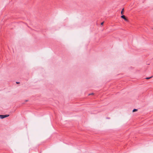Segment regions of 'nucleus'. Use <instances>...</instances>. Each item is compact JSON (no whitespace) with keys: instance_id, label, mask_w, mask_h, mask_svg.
Listing matches in <instances>:
<instances>
[{"instance_id":"nucleus-1","label":"nucleus","mask_w":153,"mask_h":153,"mask_svg":"<svg viewBox=\"0 0 153 153\" xmlns=\"http://www.w3.org/2000/svg\"><path fill=\"white\" fill-rule=\"evenodd\" d=\"M121 17L122 18L124 19L125 20H126V21H127V19L126 18L124 15H122V16H121Z\"/></svg>"},{"instance_id":"nucleus-2","label":"nucleus","mask_w":153,"mask_h":153,"mask_svg":"<svg viewBox=\"0 0 153 153\" xmlns=\"http://www.w3.org/2000/svg\"><path fill=\"white\" fill-rule=\"evenodd\" d=\"M0 118L1 119H3L5 118V115H0Z\"/></svg>"},{"instance_id":"nucleus-3","label":"nucleus","mask_w":153,"mask_h":153,"mask_svg":"<svg viewBox=\"0 0 153 153\" xmlns=\"http://www.w3.org/2000/svg\"><path fill=\"white\" fill-rule=\"evenodd\" d=\"M152 76H151L150 77H147L145 79H150L152 78Z\"/></svg>"},{"instance_id":"nucleus-4","label":"nucleus","mask_w":153,"mask_h":153,"mask_svg":"<svg viewBox=\"0 0 153 153\" xmlns=\"http://www.w3.org/2000/svg\"><path fill=\"white\" fill-rule=\"evenodd\" d=\"M137 111V109H134L133 110V111H132L133 112H135V111Z\"/></svg>"},{"instance_id":"nucleus-5","label":"nucleus","mask_w":153,"mask_h":153,"mask_svg":"<svg viewBox=\"0 0 153 153\" xmlns=\"http://www.w3.org/2000/svg\"><path fill=\"white\" fill-rule=\"evenodd\" d=\"M123 10H124V8L121 11V14H123Z\"/></svg>"},{"instance_id":"nucleus-6","label":"nucleus","mask_w":153,"mask_h":153,"mask_svg":"<svg viewBox=\"0 0 153 153\" xmlns=\"http://www.w3.org/2000/svg\"><path fill=\"white\" fill-rule=\"evenodd\" d=\"M5 116V118L6 117H7L9 116V115H4Z\"/></svg>"},{"instance_id":"nucleus-7","label":"nucleus","mask_w":153,"mask_h":153,"mask_svg":"<svg viewBox=\"0 0 153 153\" xmlns=\"http://www.w3.org/2000/svg\"><path fill=\"white\" fill-rule=\"evenodd\" d=\"M93 94H94V93H91V94H89V95H93Z\"/></svg>"},{"instance_id":"nucleus-8","label":"nucleus","mask_w":153,"mask_h":153,"mask_svg":"<svg viewBox=\"0 0 153 153\" xmlns=\"http://www.w3.org/2000/svg\"><path fill=\"white\" fill-rule=\"evenodd\" d=\"M103 22H102V23H101V25H103Z\"/></svg>"},{"instance_id":"nucleus-9","label":"nucleus","mask_w":153,"mask_h":153,"mask_svg":"<svg viewBox=\"0 0 153 153\" xmlns=\"http://www.w3.org/2000/svg\"><path fill=\"white\" fill-rule=\"evenodd\" d=\"M16 83L17 84H19L20 83V82H16Z\"/></svg>"},{"instance_id":"nucleus-10","label":"nucleus","mask_w":153,"mask_h":153,"mask_svg":"<svg viewBox=\"0 0 153 153\" xmlns=\"http://www.w3.org/2000/svg\"><path fill=\"white\" fill-rule=\"evenodd\" d=\"M27 101H28V100H25V102H27Z\"/></svg>"}]
</instances>
